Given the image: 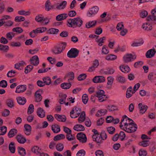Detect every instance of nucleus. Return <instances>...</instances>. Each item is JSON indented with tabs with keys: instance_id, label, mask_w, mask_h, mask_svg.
<instances>
[{
	"instance_id": "f257e3e1",
	"label": "nucleus",
	"mask_w": 156,
	"mask_h": 156,
	"mask_svg": "<svg viewBox=\"0 0 156 156\" xmlns=\"http://www.w3.org/2000/svg\"><path fill=\"white\" fill-rule=\"evenodd\" d=\"M120 127L126 132L129 133L135 132L137 128V125L134 121L126 115L123 116L122 118Z\"/></svg>"
},
{
	"instance_id": "f03ea898",
	"label": "nucleus",
	"mask_w": 156,
	"mask_h": 156,
	"mask_svg": "<svg viewBox=\"0 0 156 156\" xmlns=\"http://www.w3.org/2000/svg\"><path fill=\"white\" fill-rule=\"evenodd\" d=\"M67 23V25L69 27L75 28L81 27L83 24V21L82 19L78 17L68 20Z\"/></svg>"
},
{
	"instance_id": "7ed1b4c3",
	"label": "nucleus",
	"mask_w": 156,
	"mask_h": 156,
	"mask_svg": "<svg viewBox=\"0 0 156 156\" xmlns=\"http://www.w3.org/2000/svg\"><path fill=\"white\" fill-rule=\"evenodd\" d=\"M11 17L8 15H3L2 16V18L0 19V27L3 25L6 27H9L12 26L13 24V22L9 20L5 21V20L10 19Z\"/></svg>"
},
{
	"instance_id": "20e7f679",
	"label": "nucleus",
	"mask_w": 156,
	"mask_h": 156,
	"mask_svg": "<svg viewBox=\"0 0 156 156\" xmlns=\"http://www.w3.org/2000/svg\"><path fill=\"white\" fill-rule=\"evenodd\" d=\"M96 96L98 98V100L100 102H102L106 101L107 98L103 90H99L97 91Z\"/></svg>"
},
{
	"instance_id": "39448f33",
	"label": "nucleus",
	"mask_w": 156,
	"mask_h": 156,
	"mask_svg": "<svg viewBox=\"0 0 156 156\" xmlns=\"http://www.w3.org/2000/svg\"><path fill=\"white\" fill-rule=\"evenodd\" d=\"M81 111V109L79 107H75L70 112V115L72 118H76L80 114Z\"/></svg>"
},
{
	"instance_id": "423d86ee",
	"label": "nucleus",
	"mask_w": 156,
	"mask_h": 156,
	"mask_svg": "<svg viewBox=\"0 0 156 156\" xmlns=\"http://www.w3.org/2000/svg\"><path fill=\"white\" fill-rule=\"evenodd\" d=\"M99 7L97 6H94L90 8L87 12V16L88 17H92L94 16L98 12Z\"/></svg>"
},
{
	"instance_id": "0eeeda50",
	"label": "nucleus",
	"mask_w": 156,
	"mask_h": 156,
	"mask_svg": "<svg viewBox=\"0 0 156 156\" xmlns=\"http://www.w3.org/2000/svg\"><path fill=\"white\" fill-rule=\"evenodd\" d=\"M79 51L76 48H72L67 53L68 57L70 58H75L78 55Z\"/></svg>"
},
{
	"instance_id": "6e6552de",
	"label": "nucleus",
	"mask_w": 156,
	"mask_h": 156,
	"mask_svg": "<svg viewBox=\"0 0 156 156\" xmlns=\"http://www.w3.org/2000/svg\"><path fill=\"white\" fill-rule=\"evenodd\" d=\"M136 58L135 55L130 54H127L125 55L123 57V60L124 62L128 63L133 61Z\"/></svg>"
},
{
	"instance_id": "1a4fd4ad",
	"label": "nucleus",
	"mask_w": 156,
	"mask_h": 156,
	"mask_svg": "<svg viewBox=\"0 0 156 156\" xmlns=\"http://www.w3.org/2000/svg\"><path fill=\"white\" fill-rule=\"evenodd\" d=\"M77 139L80 142L82 143H85L87 141V138L85 135L81 132L79 133L77 135Z\"/></svg>"
},
{
	"instance_id": "9d476101",
	"label": "nucleus",
	"mask_w": 156,
	"mask_h": 156,
	"mask_svg": "<svg viewBox=\"0 0 156 156\" xmlns=\"http://www.w3.org/2000/svg\"><path fill=\"white\" fill-rule=\"evenodd\" d=\"M92 138L93 141H95L97 144H98V145H99L100 144L102 143L103 142L100 134L93 135L92 136Z\"/></svg>"
},
{
	"instance_id": "9b49d317",
	"label": "nucleus",
	"mask_w": 156,
	"mask_h": 156,
	"mask_svg": "<svg viewBox=\"0 0 156 156\" xmlns=\"http://www.w3.org/2000/svg\"><path fill=\"white\" fill-rule=\"evenodd\" d=\"M26 89V86L25 85H19L16 87L15 92L17 93H21L25 91Z\"/></svg>"
},
{
	"instance_id": "f8f14e48",
	"label": "nucleus",
	"mask_w": 156,
	"mask_h": 156,
	"mask_svg": "<svg viewBox=\"0 0 156 156\" xmlns=\"http://www.w3.org/2000/svg\"><path fill=\"white\" fill-rule=\"evenodd\" d=\"M99 65V61L97 59L95 60L93 63V65L90 67L88 69L89 72H92L94 71L96 68H97Z\"/></svg>"
},
{
	"instance_id": "ddd939ff",
	"label": "nucleus",
	"mask_w": 156,
	"mask_h": 156,
	"mask_svg": "<svg viewBox=\"0 0 156 156\" xmlns=\"http://www.w3.org/2000/svg\"><path fill=\"white\" fill-rule=\"evenodd\" d=\"M105 80V78L103 76H96L93 79V82L96 83L103 82Z\"/></svg>"
},
{
	"instance_id": "4468645a",
	"label": "nucleus",
	"mask_w": 156,
	"mask_h": 156,
	"mask_svg": "<svg viewBox=\"0 0 156 156\" xmlns=\"http://www.w3.org/2000/svg\"><path fill=\"white\" fill-rule=\"evenodd\" d=\"M30 61L31 64L34 66H37L39 63V59L37 55L33 56L30 59Z\"/></svg>"
},
{
	"instance_id": "2eb2a0df",
	"label": "nucleus",
	"mask_w": 156,
	"mask_h": 156,
	"mask_svg": "<svg viewBox=\"0 0 156 156\" xmlns=\"http://www.w3.org/2000/svg\"><path fill=\"white\" fill-rule=\"evenodd\" d=\"M16 139L17 141L21 144H24L27 141L26 138L20 134H18L16 136Z\"/></svg>"
},
{
	"instance_id": "dca6fc26",
	"label": "nucleus",
	"mask_w": 156,
	"mask_h": 156,
	"mask_svg": "<svg viewBox=\"0 0 156 156\" xmlns=\"http://www.w3.org/2000/svg\"><path fill=\"white\" fill-rule=\"evenodd\" d=\"M24 128L25 134L27 136L29 135L30 134L31 131V126L28 124H25L24 125Z\"/></svg>"
},
{
	"instance_id": "f3484780",
	"label": "nucleus",
	"mask_w": 156,
	"mask_h": 156,
	"mask_svg": "<svg viewBox=\"0 0 156 156\" xmlns=\"http://www.w3.org/2000/svg\"><path fill=\"white\" fill-rule=\"evenodd\" d=\"M156 51L154 49H151L147 51L146 54V56L147 58H150L154 56Z\"/></svg>"
},
{
	"instance_id": "a211bd4d",
	"label": "nucleus",
	"mask_w": 156,
	"mask_h": 156,
	"mask_svg": "<svg viewBox=\"0 0 156 156\" xmlns=\"http://www.w3.org/2000/svg\"><path fill=\"white\" fill-rule=\"evenodd\" d=\"M55 117L58 121L65 122L66 121V118L63 115H60L57 114L55 115Z\"/></svg>"
},
{
	"instance_id": "6ab92c4d",
	"label": "nucleus",
	"mask_w": 156,
	"mask_h": 156,
	"mask_svg": "<svg viewBox=\"0 0 156 156\" xmlns=\"http://www.w3.org/2000/svg\"><path fill=\"white\" fill-rule=\"evenodd\" d=\"M66 77L68 79V82L71 83L72 81L74 79V73L73 72H69L67 74Z\"/></svg>"
},
{
	"instance_id": "aec40b11",
	"label": "nucleus",
	"mask_w": 156,
	"mask_h": 156,
	"mask_svg": "<svg viewBox=\"0 0 156 156\" xmlns=\"http://www.w3.org/2000/svg\"><path fill=\"white\" fill-rule=\"evenodd\" d=\"M25 62L23 61L20 62L19 63H16L15 65V68L18 70H21L23 67L26 65Z\"/></svg>"
},
{
	"instance_id": "412c9836",
	"label": "nucleus",
	"mask_w": 156,
	"mask_h": 156,
	"mask_svg": "<svg viewBox=\"0 0 156 156\" xmlns=\"http://www.w3.org/2000/svg\"><path fill=\"white\" fill-rule=\"evenodd\" d=\"M138 107L140 112L142 114H144L147 108V107L146 105H143L142 103H139Z\"/></svg>"
},
{
	"instance_id": "4be33fe9",
	"label": "nucleus",
	"mask_w": 156,
	"mask_h": 156,
	"mask_svg": "<svg viewBox=\"0 0 156 156\" xmlns=\"http://www.w3.org/2000/svg\"><path fill=\"white\" fill-rule=\"evenodd\" d=\"M108 82L107 83V88L108 89H110L113 83L114 79L112 76H109L107 77Z\"/></svg>"
},
{
	"instance_id": "5701e85b",
	"label": "nucleus",
	"mask_w": 156,
	"mask_h": 156,
	"mask_svg": "<svg viewBox=\"0 0 156 156\" xmlns=\"http://www.w3.org/2000/svg\"><path fill=\"white\" fill-rule=\"evenodd\" d=\"M68 17L67 14L63 13L58 15L56 16V19L58 21H61L66 19Z\"/></svg>"
},
{
	"instance_id": "b1692460",
	"label": "nucleus",
	"mask_w": 156,
	"mask_h": 156,
	"mask_svg": "<svg viewBox=\"0 0 156 156\" xmlns=\"http://www.w3.org/2000/svg\"><path fill=\"white\" fill-rule=\"evenodd\" d=\"M120 69L123 73H127L130 70L129 67L127 66L122 65L119 67Z\"/></svg>"
},
{
	"instance_id": "393cba45",
	"label": "nucleus",
	"mask_w": 156,
	"mask_h": 156,
	"mask_svg": "<svg viewBox=\"0 0 156 156\" xmlns=\"http://www.w3.org/2000/svg\"><path fill=\"white\" fill-rule=\"evenodd\" d=\"M73 129L77 131H84L85 130V128L82 125L77 124L74 126Z\"/></svg>"
},
{
	"instance_id": "a878e982",
	"label": "nucleus",
	"mask_w": 156,
	"mask_h": 156,
	"mask_svg": "<svg viewBox=\"0 0 156 156\" xmlns=\"http://www.w3.org/2000/svg\"><path fill=\"white\" fill-rule=\"evenodd\" d=\"M85 116L86 115L85 112H82L78 119V122L80 123L83 122L85 120Z\"/></svg>"
},
{
	"instance_id": "bb28decb",
	"label": "nucleus",
	"mask_w": 156,
	"mask_h": 156,
	"mask_svg": "<svg viewBox=\"0 0 156 156\" xmlns=\"http://www.w3.org/2000/svg\"><path fill=\"white\" fill-rule=\"evenodd\" d=\"M96 20L89 21L86 23L85 27L87 28L94 27L96 25Z\"/></svg>"
},
{
	"instance_id": "cd10ccee",
	"label": "nucleus",
	"mask_w": 156,
	"mask_h": 156,
	"mask_svg": "<svg viewBox=\"0 0 156 156\" xmlns=\"http://www.w3.org/2000/svg\"><path fill=\"white\" fill-rule=\"evenodd\" d=\"M116 80L118 82L123 83L125 82L126 80L125 77L123 76L118 75L116 77Z\"/></svg>"
},
{
	"instance_id": "c85d7f7f",
	"label": "nucleus",
	"mask_w": 156,
	"mask_h": 156,
	"mask_svg": "<svg viewBox=\"0 0 156 156\" xmlns=\"http://www.w3.org/2000/svg\"><path fill=\"white\" fill-rule=\"evenodd\" d=\"M66 5L67 2L65 1H64L57 5L56 8L58 9H63L66 7Z\"/></svg>"
},
{
	"instance_id": "c756f323",
	"label": "nucleus",
	"mask_w": 156,
	"mask_h": 156,
	"mask_svg": "<svg viewBox=\"0 0 156 156\" xmlns=\"http://www.w3.org/2000/svg\"><path fill=\"white\" fill-rule=\"evenodd\" d=\"M51 5L50 1L49 0H47L45 5V9L46 10L48 11L53 8V6Z\"/></svg>"
},
{
	"instance_id": "7c9ffc66",
	"label": "nucleus",
	"mask_w": 156,
	"mask_h": 156,
	"mask_svg": "<svg viewBox=\"0 0 156 156\" xmlns=\"http://www.w3.org/2000/svg\"><path fill=\"white\" fill-rule=\"evenodd\" d=\"M51 129L55 133H58L60 131V127L57 125H52L51 126Z\"/></svg>"
},
{
	"instance_id": "2f4dec72",
	"label": "nucleus",
	"mask_w": 156,
	"mask_h": 156,
	"mask_svg": "<svg viewBox=\"0 0 156 156\" xmlns=\"http://www.w3.org/2000/svg\"><path fill=\"white\" fill-rule=\"evenodd\" d=\"M17 133V130L15 129H11L9 132L8 136L9 138L13 137Z\"/></svg>"
},
{
	"instance_id": "473e14b6",
	"label": "nucleus",
	"mask_w": 156,
	"mask_h": 156,
	"mask_svg": "<svg viewBox=\"0 0 156 156\" xmlns=\"http://www.w3.org/2000/svg\"><path fill=\"white\" fill-rule=\"evenodd\" d=\"M106 39L105 37H101L99 39L96 38V41L98 43V45L99 46H101L103 45V43Z\"/></svg>"
},
{
	"instance_id": "72a5a7b5",
	"label": "nucleus",
	"mask_w": 156,
	"mask_h": 156,
	"mask_svg": "<svg viewBox=\"0 0 156 156\" xmlns=\"http://www.w3.org/2000/svg\"><path fill=\"white\" fill-rule=\"evenodd\" d=\"M37 113L38 115L41 118H42L45 116V112L42 108H38L37 110Z\"/></svg>"
},
{
	"instance_id": "f704fd0d",
	"label": "nucleus",
	"mask_w": 156,
	"mask_h": 156,
	"mask_svg": "<svg viewBox=\"0 0 156 156\" xmlns=\"http://www.w3.org/2000/svg\"><path fill=\"white\" fill-rule=\"evenodd\" d=\"M17 101L18 103L21 105H24L26 102V99L24 97H19L17 98Z\"/></svg>"
},
{
	"instance_id": "c9c22d12",
	"label": "nucleus",
	"mask_w": 156,
	"mask_h": 156,
	"mask_svg": "<svg viewBox=\"0 0 156 156\" xmlns=\"http://www.w3.org/2000/svg\"><path fill=\"white\" fill-rule=\"evenodd\" d=\"M142 28L145 30L147 31L151 30L152 29L151 25L147 23H144L142 26Z\"/></svg>"
},
{
	"instance_id": "e433bc0d",
	"label": "nucleus",
	"mask_w": 156,
	"mask_h": 156,
	"mask_svg": "<svg viewBox=\"0 0 156 156\" xmlns=\"http://www.w3.org/2000/svg\"><path fill=\"white\" fill-rule=\"evenodd\" d=\"M52 52L55 54H60L62 51L61 49V47L59 46L55 47L52 50Z\"/></svg>"
},
{
	"instance_id": "4c0bfd02",
	"label": "nucleus",
	"mask_w": 156,
	"mask_h": 156,
	"mask_svg": "<svg viewBox=\"0 0 156 156\" xmlns=\"http://www.w3.org/2000/svg\"><path fill=\"white\" fill-rule=\"evenodd\" d=\"M35 100L36 102H40L42 99V97L38 91H36L35 94Z\"/></svg>"
},
{
	"instance_id": "58836bf2",
	"label": "nucleus",
	"mask_w": 156,
	"mask_h": 156,
	"mask_svg": "<svg viewBox=\"0 0 156 156\" xmlns=\"http://www.w3.org/2000/svg\"><path fill=\"white\" fill-rule=\"evenodd\" d=\"M117 58V56L112 54H109L105 57V59L108 61L115 60Z\"/></svg>"
},
{
	"instance_id": "ea45409f",
	"label": "nucleus",
	"mask_w": 156,
	"mask_h": 156,
	"mask_svg": "<svg viewBox=\"0 0 156 156\" xmlns=\"http://www.w3.org/2000/svg\"><path fill=\"white\" fill-rule=\"evenodd\" d=\"M70 83H63L61 85V87L63 89H69L71 87Z\"/></svg>"
},
{
	"instance_id": "a19ab883",
	"label": "nucleus",
	"mask_w": 156,
	"mask_h": 156,
	"mask_svg": "<svg viewBox=\"0 0 156 156\" xmlns=\"http://www.w3.org/2000/svg\"><path fill=\"white\" fill-rule=\"evenodd\" d=\"M36 34L38 33H41L47 30V28L45 27H40L34 30Z\"/></svg>"
},
{
	"instance_id": "79ce46f5",
	"label": "nucleus",
	"mask_w": 156,
	"mask_h": 156,
	"mask_svg": "<svg viewBox=\"0 0 156 156\" xmlns=\"http://www.w3.org/2000/svg\"><path fill=\"white\" fill-rule=\"evenodd\" d=\"M44 18L42 15L38 14L35 17V20L37 22H43Z\"/></svg>"
},
{
	"instance_id": "37998d69",
	"label": "nucleus",
	"mask_w": 156,
	"mask_h": 156,
	"mask_svg": "<svg viewBox=\"0 0 156 156\" xmlns=\"http://www.w3.org/2000/svg\"><path fill=\"white\" fill-rule=\"evenodd\" d=\"M6 105L9 107L12 108L14 106L13 100L12 98L8 99L6 102Z\"/></svg>"
},
{
	"instance_id": "c03bdc74",
	"label": "nucleus",
	"mask_w": 156,
	"mask_h": 156,
	"mask_svg": "<svg viewBox=\"0 0 156 156\" xmlns=\"http://www.w3.org/2000/svg\"><path fill=\"white\" fill-rule=\"evenodd\" d=\"M42 80L46 85H49L51 83V79L48 76H45L43 78Z\"/></svg>"
},
{
	"instance_id": "a18cd8bd",
	"label": "nucleus",
	"mask_w": 156,
	"mask_h": 156,
	"mask_svg": "<svg viewBox=\"0 0 156 156\" xmlns=\"http://www.w3.org/2000/svg\"><path fill=\"white\" fill-rule=\"evenodd\" d=\"M59 31L58 29L54 28H51L48 30L47 31V33L50 34H56Z\"/></svg>"
},
{
	"instance_id": "49530a36",
	"label": "nucleus",
	"mask_w": 156,
	"mask_h": 156,
	"mask_svg": "<svg viewBox=\"0 0 156 156\" xmlns=\"http://www.w3.org/2000/svg\"><path fill=\"white\" fill-rule=\"evenodd\" d=\"M107 112V110L106 109H101L97 112L96 115L97 116H100L105 115Z\"/></svg>"
},
{
	"instance_id": "de8ad7c7",
	"label": "nucleus",
	"mask_w": 156,
	"mask_h": 156,
	"mask_svg": "<svg viewBox=\"0 0 156 156\" xmlns=\"http://www.w3.org/2000/svg\"><path fill=\"white\" fill-rule=\"evenodd\" d=\"M9 148L10 152L12 153H14L15 151V147L14 145V143L13 142H11L9 145Z\"/></svg>"
},
{
	"instance_id": "09e8293b",
	"label": "nucleus",
	"mask_w": 156,
	"mask_h": 156,
	"mask_svg": "<svg viewBox=\"0 0 156 156\" xmlns=\"http://www.w3.org/2000/svg\"><path fill=\"white\" fill-rule=\"evenodd\" d=\"M65 138V136L64 134H60L55 136L54 138V140L56 141L59 140L64 139Z\"/></svg>"
},
{
	"instance_id": "8fccbe9b",
	"label": "nucleus",
	"mask_w": 156,
	"mask_h": 156,
	"mask_svg": "<svg viewBox=\"0 0 156 156\" xmlns=\"http://www.w3.org/2000/svg\"><path fill=\"white\" fill-rule=\"evenodd\" d=\"M18 13L20 15L27 16L30 15L31 12L29 11H25L24 10H21L18 11Z\"/></svg>"
},
{
	"instance_id": "3c124183",
	"label": "nucleus",
	"mask_w": 156,
	"mask_h": 156,
	"mask_svg": "<svg viewBox=\"0 0 156 156\" xmlns=\"http://www.w3.org/2000/svg\"><path fill=\"white\" fill-rule=\"evenodd\" d=\"M7 128L5 126L0 127V135H5L7 131Z\"/></svg>"
},
{
	"instance_id": "603ef678",
	"label": "nucleus",
	"mask_w": 156,
	"mask_h": 156,
	"mask_svg": "<svg viewBox=\"0 0 156 156\" xmlns=\"http://www.w3.org/2000/svg\"><path fill=\"white\" fill-rule=\"evenodd\" d=\"M9 49L8 46L0 44V50L3 51L4 52H7Z\"/></svg>"
},
{
	"instance_id": "864d4df0",
	"label": "nucleus",
	"mask_w": 156,
	"mask_h": 156,
	"mask_svg": "<svg viewBox=\"0 0 156 156\" xmlns=\"http://www.w3.org/2000/svg\"><path fill=\"white\" fill-rule=\"evenodd\" d=\"M56 148L58 151H62L64 149L63 145L61 143H58L56 145Z\"/></svg>"
},
{
	"instance_id": "5fc2aeb1",
	"label": "nucleus",
	"mask_w": 156,
	"mask_h": 156,
	"mask_svg": "<svg viewBox=\"0 0 156 156\" xmlns=\"http://www.w3.org/2000/svg\"><path fill=\"white\" fill-rule=\"evenodd\" d=\"M14 34L12 32L7 33L6 34V37L9 40H11L14 36Z\"/></svg>"
},
{
	"instance_id": "6e6d98bb",
	"label": "nucleus",
	"mask_w": 156,
	"mask_h": 156,
	"mask_svg": "<svg viewBox=\"0 0 156 156\" xmlns=\"http://www.w3.org/2000/svg\"><path fill=\"white\" fill-rule=\"evenodd\" d=\"M144 43L143 40H142L138 42H134L133 43L131 46L132 47H137L142 45Z\"/></svg>"
},
{
	"instance_id": "4d7b16f0",
	"label": "nucleus",
	"mask_w": 156,
	"mask_h": 156,
	"mask_svg": "<svg viewBox=\"0 0 156 156\" xmlns=\"http://www.w3.org/2000/svg\"><path fill=\"white\" fill-rule=\"evenodd\" d=\"M18 152L22 156H24L26 154L25 149L22 147H19L18 148Z\"/></svg>"
},
{
	"instance_id": "13d9d810",
	"label": "nucleus",
	"mask_w": 156,
	"mask_h": 156,
	"mask_svg": "<svg viewBox=\"0 0 156 156\" xmlns=\"http://www.w3.org/2000/svg\"><path fill=\"white\" fill-rule=\"evenodd\" d=\"M25 20V18L22 16H17L15 18L14 21L16 22L23 21Z\"/></svg>"
},
{
	"instance_id": "bf43d9fd",
	"label": "nucleus",
	"mask_w": 156,
	"mask_h": 156,
	"mask_svg": "<svg viewBox=\"0 0 156 156\" xmlns=\"http://www.w3.org/2000/svg\"><path fill=\"white\" fill-rule=\"evenodd\" d=\"M115 70L112 68H108L105 71V73L106 74H112L115 72Z\"/></svg>"
},
{
	"instance_id": "052dcab7",
	"label": "nucleus",
	"mask_w": 156,
	"mask_h": 156,
	"mask_svg": "<svg viewBox=\"0 0 156 156\" xmlns=\"http://www.w3.org/2000/svg\"><path fill=\"white\" fill-rule=\"evenodd\" d=\"M148 140H144L139 143V145L143 147H146L149 145Z\"/></svg>"
},
{
	"instance_id": "680f3d73",
	"label": "nucleus",
	"mask_w": 156,
	"mask_h": 156,
	"mask_svg": "<svg viewBox=\"0 0 156 156\" xmlns=\"http://www.w3.org/2000/svg\"><path fill=\"white\" fill-rule=\"evenodd\" d=\"M33 68V66L31 65L27 66L25 70V73H27L30 72Z\"/></svg>"
},
{
	"instance_id": "e2e57ef3",
	"label": "nucleus",
	"mask_w": 156,
	"mask_h": 156,
	"mask_svg": "<svg viewBox=\"0 0 156 156\" xmlns=\"http://www.w3.org/2000/svg\"><path fill=\"white\" fill-rule=\"evenodd\" d=\"M85 154V151L83 149H81L77 152L76 155V156H84Z\"/></svg>"
},
{
	"instance_id": "0e129e2a",
	"label": "nucleus",
	"mask_w": 156,
	"mask_h": 156,
	"mask_svg": "<svg viewBox=\"0 0 156 156\" xmlns=\"http://www.w3.org/2000/svg\"><path fill=\"white\" fill-rule=\"evenodd\" d=\"M16 71L15 70H11L8 72L7 75L8 77H12L15 76Z\"/></svg>"
},
{
	"instance_id": "69168bd1",
	"label": "nucleus",
	"mask_w": 156,
	"mask_h": 156,
	"mask_svg": "<svg viewBox=\"0 0 156 156\" xmlns=\"http://www.w3.org/2000/svg\"><path fill=\"white\" fill-rule=\"evenodd\" d=\"M88 98L87 94H83L82 97V100L84 104L87 103Z\"/></svg>"
},
{
	"instance_id": "338daca9",
	"label": "nucleus",
	"mask_w": 156,
	"mask_h": 156,
	"mask_svg": "<svg viewBox=\"0 0 156 156\" xmlns=\"http://www.w3.org/2000/svg\"><path fill=\"white\" fill-rule=\"evenodd\" d=\"M31 150L33 152L38 154L40 152L41 149L37 146H34L32 148Z\"/></svg>"
},
{
	"instance_id": "774afa93",
	"label": "nucleus",
	"mask_w": 156,
	"mask_h": 156,
	"mask_svg": "<svg viewBox=\"0 0 156 156\" xmlns=\"http://www.w3.org/2000/svg\"><path fill=\"white\" fill-rule=\"evenodd\" d=\"M139 154L140 156H146L147 152L146 150L143 149H140L139 151Z\"/></svg>"
}]
</instances>
